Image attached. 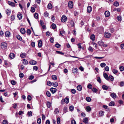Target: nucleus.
<instances>
[{
  "label": "nucleus",
  "mask_w": 124,
  "mask_h": 124,
  "mask_svg": "<svg viewBox=\"0 0 124 124\" xmlns=\"http://www.w3.org/2000/svg\"><path fill=\"white\" fill-rule=\"evenodd\" d=\"M0 46L3 49H5L7 48V44L6 42H2Z\"/></svg>",
  "instance_id": "obj_1"
},
{
  "label": "nucleus",
  "mask_w": 124,
  "mask_h": 124,
  "mask_svg": "<svg viewBox=\"0 0 124 124\" xmlns=\"http://www.w3.org/2000/svg\"><path fill=\"white\" fill-rule=\"evenodd\" d=\"M104 34L105 37L107 38L110 37L111 35V34L108 32H105Z\"/></svg>",
  "instance_id": "obj_2"
},
{
  "label": "nucleus",
  "mask_w": 124,
  "mask_h": 124,
  "mask_svg": "<svg viewBox=\"0 0 124 124\" xmlns=\"http://www.w3.org/2000/svg\"><path fill=\"white\" fill-rule=\"evenodd\" d=\"M68 6L69 8H72L73 7V2L71 1H69L68 3Z\"/></svg>",
  "instance_id": "obj_3"
},
{
  "label": "nucleus",
  "mask_w": 124,
  "mask_h": 124,
  "mask_svg": "<svg viewBox=\"0 0 124 124\" xmlns=\"http://www.w3.org/2000/svg\"><path fill=\"white\" fill-rule=\"evenodd\" d=\"M67 20V17L65 16H63L61 18V20L63 22H66Z\"/></svg>",
  "instance_id": "obj_4"
},
{
  "label": "nucleus",
  "mask_w": 124,
  "mask_h": 124,
  "mask_svg": "<svg viewBox=\"0 0 124 124\" xmlns=\"http://www.w3.org/2000/svg\"><path fill=\"white\" fill-rule=\"evenodd\" d=\"M50 90L52 93H54L56 92L57 89L55 88H50Z\"/></svg>",
  "instance_id": "obj_5"
},
{
  "label": "nucleus",
  "mask_w": 124,
  "mask_h": 124,
  "mask_svg": "<svg viewBox=\"0 0 124 124\" xmlns=\"http://www.w3.org/2000/svg\"><path fill=\"white\" fill-rule=\"evenodd\" d=\"M92 10V7L90 6H88L87 9V11L88 13L91 12Z\"/></svg>",
  "instance_id": "obj_6"
},
{
  "label": "nucleus",
  "mask_w": 124,
  "mask_h": 124,
  "mask_svg": "<svg viewBox=\"0 0 124 124\" xmlns=\"http://www.w3.org/2000/svg\"><path fill=\"white\" fill-rule=\"evenodd\" d=\"M103 76L104 78L107 80H109V79L108 76L107 74L106 73H104L103 74Z\"/></svg>",
  "instance_id": "obj_7"
},
{
  "label": "nucleus",
  "mask_w": 124,
  "mask_h": 124,
  "mask_svg": "<svg viewBox=\"0 0 124 124\" xmlns=\"http://www.w3.org/2000/svg\"><path fill=\"white\" fill-rule=\"evenodd\" d=\"M8 3L11 6L13 7H14L15 6V4L13 2H12L10 1H8Z\"/></svg>",
  "instance_id": "obj_8"
},
{
  "label": "nucleus",
  "mask_w": 124,
  "mask_h": 124,
  "mask_svg": "<svg viewBox=\"0 0 124 124\" xmlns=\"http://www.w3.org/2000/svg\"><path fill=\"white\" fill-rule=\"evenodd\" d=\"M105 16L106 17H108L110 15V12L108 11H106L104 13Z\"/></svg>",
  "instance_id": "obj_9"
},
{
  "label": "nucleus",
  "mask_w": 124,
  "mask_h": 124,
  "mask_svg": "<svg viewBox=\"0 0 124 124\" xmlns=\"http://www.w3.org/2000/svg\"><path fill=\"white\" fill-rule=\"evenodd\" d=\"M10 35V33L9 31H7L5 32V35L6 37L8 38Z\"/></svg>",
  "instance_id": "obj_10"
},
{
  "label": "nucleus",
  "mask_w": 124,
  "mask_h": 124,
  "mask_svg": "<svg viewBox=\"0 0 124 124\" xmlns=\"http://www.w3.org/2000/svg\"><path fill=\"white\" fill-rule=\"evenodd\" d=\"M29 63L31 65H34L36 64L37 62L34 60L31 61Z\"/></svg>",
  "instance_id": "obj_11"
},
{
  "label": "nucleus",
  "mask_w": 124,
  "mask_h": 124,
  "mask_svg": "<svg viewBox=\"0 0 124 124\" xmlns=\"http://www.w3.org/2000/svg\"><path fill=\"white\" fill-rule=\"evenodd\" d=\"M38 46L39 47H42V41L39 40L38 42Z\"/></svg>",
  "instance_id": "obj_12"
},
{
  "label": "nucleus",
  "mask_w": 124,
  "mask_h": 124,
  "mask_svg": "<svg viewBox=\"0 0 124 124\" xmlns=\"http://www.w3.org/2000/svg\"><path fill=\"white\" fill-rule=\"evenodd\" d=\"M111 96L113 99H115L116 98V96L115 93H111L110 94Z\"/></svg>",
  "instance_id": "obj_13"
},
{
  "label": "nucleus",
  "mask_w": 124,
  "mask_h": 124,
  "mask_svg": "<svg viewBox=\"0 0 124 124\" xmlns=\"http://www.w3.org/2000/svg\"><path fill=\"white\" fill-rule=\"evenodd\" d=\"M23 63L24 65H25L28 64V62L27 60L23 59Z\"/></svg>",
  "instance_id": "obj_14"
},
{
  "label": "nucleus",
  "mask_w": 124,
  "mask_h": 124,
  "mask_svg": "<svg viewBox=\"0 0 124 124\" xmlns=\"http://www.w3.org/2000/svg\"><path fill=\"white\" fill-rule=\"evenodd\" d=\"M77 70L78 69L77 68H73L72 70V72L74 73H77L78 72Z\"/></svg>",
  "instance_id": "obj_15"
},
{
  "label": "nucleus",
  "mask_w": 124,
  "mask_h": 124,
  "mask_svg": "<svg viewBox=\"0 0 124 124\" xmlns=\"http://www.w3.org/2000/svg\"><path fill=\"white\" fill-rule=\"evenodd\" d=\"M77 90L79 91H80L82 89V86L81 85H78L77 87Z\"/></svg>",
  "instance_id": "obj_16"
},
{
  "label": "nucleus",
  "mask_w": 124,
  "mask_h": 124,
  "mask_svg": "<svg viewBox=\"0 0 124 124\" xmlns=\"http://www.w3.org/2000/svg\"><path fill=\"white\" fill-rule=\"evenodd\" d=\"M15 54L13 53H10L9 54V57L10 58L13 59L15 57Z\"/></svg>",
  "instance_id": "obj_17"
},
{
  "label": "nucleus",
  "mask_w": 124,
  "mask_h": 124,
  "mask_svg": "<svg viewBox=\"0 0 124 124\" xmlns=\"http://www.w3.org/2000/svg\"><path fill=\"white\" fill-rule=\"evenodd\" d=\"M98 43L99 46H103V44H104V43L103 41L102 40L99 41L98 42Z\"/></svg>",
  "instance_id": "obj_18"
},
{
  "label": "nucleus",
  "mask_w": 124,
  "mask_h": 124,
  "mask_svg": "<svg viewBox=\"0 0 124 124\" xmlns=\"http://www.w3.org/2000/svg\"><path fill=\"white\" fill-rule=\"evenodd\" d=\"M20 32L22 34H24L25 32V31L24 28H21L20 30Z\"/></svg>",
  "instance_id": "obj_19"
},
{
  "label": "nucleus",
  "mask_w": 124,
  "mask_h": 124,
  "mask_svg": "<svg viewBox=\"0 0 124 124\" xmlns=\"http://www.w3.org/2000/svg\"><path fill=\"white\" fill-rule=\"evenodd\" d=\"M51 104L49 101H48L47 102L46 105L47 107L48 108H50L51 106Z\"/></svg>",
  "instance_id": "obj_20"
},
{
  "label": "nucleus",
  "mask_w": 124,
  "mask_h": 124,
  "mask_svg": "<svg viewBox=\"0 0 124 124\" xmlns=\"http://www.w3.org/2000/svg\"><path fill=\"white\" fill-rule=\"evenodd\" d=\"M32 112L31 111H30L28 112L27 115L28 116H32Z\"/></svg>",
  "instance_id": "obj_21"
},
{
  "label": "nucleus",
  "mask_w": 124,
  "mask_h": 124,
  "mask_svg": "<svg viewBox=\"0 0 124 124\" xmlns=\"http://www.w3.org/2000/svg\"><path fill=\"white\" fill-rule=\"evenodd\" d=\"M17 17L19 20H20L22 18V15L21 14H19L17 15Z\"/></svg>",
  "instance_id": "obj_22"
},
{
  "label": "nucleus",
  "mask_w": 124,
  "mask_h": 124,
  "mask_svg": "<svg viewBox=\"0 0 124 124\" xmlns=\"http://www.w3.org/2000/svg\"><path fill=\"white\" fill-rule=\"evenodd\" d=\"M64 102L67 104L69 102V99L67 97L65 98L64 99Z\"/></svg>",
  "instance_id": "obj_23"
},
{
  "label": "nucleus",
  "mask_w": 124,
  "mask_h": 124,
  "mask_svg": "<svg viewBox=\"0 0 124 124\" xmlns=\"http://www.w3.org/2000/svg\"><path fill=\"white\" fill-rule=\"evenodd\" d=\"M15 16L13 15H11L10 17V19L12 21H14L15 19Z\"/></svg>",
  "instance_id": "obj_24"
},
{
  "label": "nucleus",
  "mask_w": 124,
  "mask_h": 124,
  "mask_svg": "<svg viewBox=\"0 0 124 124\" xmlns=\"http://www.w3.org/2000/svg\"><path fill=\"white\" fill-rule=\"evenodd\" d=\"M86 110L87 111L89 112L91 110V108L89 106L86 107Z\"/></svg>",
  "instance_id": "obj_25"
},
{
  "label": "nucleus",
  "mask_w": 124,
  "mask_h": 124,
  "mask_svg": "<svg viewBox=\"0 0 124 124\" xmlns=\"http://www.w3.org/2000/svg\"><path fill=\"white\" fill-rule=\"evenodd\" d=\"M102 88L104 90H107L108 89V87L106 85H103L102 86Z\"/></svg>",
  "instance_id": "obj_26"
},
{
  "label": "nucleus",
  "mask_w": 124,
  "mask_h": 124,
  "mask_svg": "<svg viewBox=\"0 0 124 124\" xmlns=\"http://www.w3.org/2000/svg\"><path fill=\"white\" fill-rule=\"evenodd\" d=\"M90 39L93 41L95 40V36L94 34H92L91 35L90 37Z\"/></svg>",
  "instance_id": "obj_27"
},
{
  "label": "nucleus",
  "mask_w": 124,
  "mask_h": 124,
  "mask_svg": "<svg viewBox=\"0 0 124 124\" xmlns=\"http://www.w3.org/2000/svg\"><path fill=\"white\" fill-rule=\"evenodd\" d=\"M52 85L55 87H57L58 85V83L56 82H55L53 83Z\"/></svg>",
  "instance_id": "obj_28"
},
{
  "label": "nucleus",
  "mask_w": 124,
  "mask_h": 124,
  "mask_svg": "<svg viewBox=\"0 0 124 124\" xmlns=\"http://www.w3.org/2000/svg\"><path fill=\"white\" fill-rule=\"evenodd\" d=\"M26 54L24 53H22L20 55V56L22 58H24L26 56Z\"/></svg>",
  "instance_id": "obj_29"
},
{
  "label": "nucleus",
  "mask_w": 124,
  "mask_h": 124,
  "mask_svg": "<svg viewBox=\"0 0 124 124\" xmlns=\"http://www.w3.org/2000/svg\"><path fill=\"white\" fill-rule=\"evenodd\" d=\"M52 79L54 80H55L57 79V76L55 75H53L52 76Z\"/></svg>",
  "instance_id": "obj_30"
},
{
  "label": "nucleus",
  "mask_w": 124,
  "mask_h": 124,
  "mask_svg": "<svg viewBox=\"0 0 124 124\" xmlns=\"http://www.w3.org/2000/svg\"><path fill=\"white\" fill-rule=\"evenodd\" d=\"M6 12L7 14L8 15H9L10 14L11 10L9 9H8L6 10Z\"/></svg>",
  "instance_id": "obj_31"
},
{
  "label": "nucleus",
  "mask_w": 124,
  "mask_h": 124,
  "mask_svg": "<svg viewBox=\"0 0 124 124\" xmlns=\"http://www.w3.org/2000/svg\"><path fill=\"white\" fill-rule=\"evenodd\" d=\"M117 20L119 21H121L122 20L121 17V16H119L116 18Z\"/></svg>",
  "instance_id": "obj_32"
},
{
  "label": "nucleus",
  "mask_w": 124,
  "mask_h": 124,
  "mask_svg": "<svg viewBox=\"0 0 124 124\" xmlns=\"http://www.w3.org/2000/svg\"><path fill=\"white\" fill-rule=\"evenodd\" d=\"M115 105L114 102L113 101H112L109 103V105L110 106H113Z\"/></svg>",
  "instance_id": "obj_33"
},
{
  "label": "nucleus",
  "mask_w": 124,
  "mask_h": 124,
  "mask_svg": "<svg viewBox=\"0 0 124 124\" xmlns=\"http://www.w3.org/2000/svg\"><path fill=\"white\" fill-rule=\"evenodd\" d=\"M17 39L19 40H21L22 39V37L19 35H17L16 36Z\"/></svg>",
  "instance_id": "obj_34"
},
{
  "label": "nucleus",
  "mask_w": 124,
  "mask_h": 124,
  "mask_svg": "<svg viewBox=\"0 0 124 124\" xmlns=\"http://www.w3.org/2000/svg\"><path fill=\"white\" fill-rule=\"evenodd\" d=\"M47 85L48 86H50L53 85V83H52L50 81H47Z\"/></svg>",
  "instance_id": "obj_35"
},
{
  "label": "nucleus",
  "mask_w": 124,
  "mask_h": 124,
  "mask_svg": "<svg viewBox=\"0 0 124 124\" xmlns=\"http://www.w3.org/2000/svg\"><path fill=\"white\" fill-rule=\"evenodd\" d=\"M106 63L104 62L101 63L100 64V66L102 68L106 66Z\"/></svg>",
  "instance_id": "obj_36"
},
{
  "label": "nucleus",
  "mask_w": 124,
  "mask_h": 124,
  "mask_svg": "<svg viewBox=\"0 0 124 124\" xmlns=\"http://www.w3.org/2000/svg\"><path fill=\"white\" fill-rule=\"evenodd\" d=\"M44 16L45 17H47L49 15V13L46 11L44 13Z\"/></svg>",
  "instance_id": "obj_37"
},
{
  "label": "nucleus",
  "mask_w": 124,
  "mask_h": 124,
  "mask_svg": "<svg viewBox=\"0 0 124 124\" xmlns=\"http://www.w3.org/2000/svg\"><path fill=\"white\" fill-rule=\"evenodd\" d=\"M120 86L121 87H122L124 86V82L122 81L120 83Z\"/></svg>",
  "instance_id": "obj_38"
},
{
  "label": "nucleus",
  "mask_w": 124,
  "mask_h": 124,
  "mask_svg": "<svg viewBox=\"0 0 124 124\" xmlns=\"http://www.w3.org/2000/svg\"><path fill=\"white\" fill-rule=\"evenodd\" d=\"M34 17L36 19H38V15L37 13H35L34 15Z\"/></svg>",
  "instance_id": "obj_39"
},
{
  "label": "nucleus",
  "mask_w": 124,
  "mask_h": 124,
  "mask_svg": "<svg viewBox=\"0 0 124 124\" xmlns=\"http://www.w3.org/2000/svg\"><path fill=\"white\" fill-rule=\"evenodd\" d=\"M46 95L49 97H50L51 96V93L47 91L46 92Z\"/></svg>",
  "instance_id": "obj_40"
},
{
  "label": "nucleus",
  "mask_w": 124,
  "mask_h": 124,
  "mask_svg": "<svg viewBox=\"0 0 124 124\" xmlns=\"http://www.w3.org/2000/svg\"><path fill=\"white\" fill-rule=\"evenodd\" d=\"M114 5L116 7H117L119 5V3L118 2L116 1L114 3Z\"/></svg>",
  "instance_id": "obj_41"
},
{
  "label": "nucleus",
  "mask_w": 124,
  "mask_h": 124,
  "mask_svg": "<svg viewBox=\"0 0 124 124\" xmlns=\"http://www.w3.org/2000/svg\"><path fill=\"white\" fill-rule=\"evenodd\" d=\"M65 31L62 30L61 31H60V34L62 36H63L64 35Z\"/></svg>",
  "instance_id": "obj_42"
},
{
  "label": "nucleus",
  "mask_w": 124,
  "mask_h": 124,
  "mask_svg": "<svg viewBox=\"0 0 124 124\" xmlns=\"http://www.w3.org/2000/svg\"><path fill=\"white\" fill-rule=\"evenodd\" d=\"M59 111L58 109V108H56L55 109L54 113L55 114H57L59 113Z\"/></svg>",
  "instance_id": "obj_43"
},
{
  "label": "nucleus",
  "mask_w": 124,
  "mask_h": 124,
  "mask_svg": "<svg viewBox=\"0 0 124 124\" xmlns=\"http://www.w3.org/2000/svg\"><path fill=\"white\" fill-rule=\"evenodd\" d=\"M91 99L89 97H87L86 98V100L88 102H90L91 101Z\"/></svg>",
  "instance_id": "obj_44"
},
{
  "label": "nucleus",
  "mask_w": 124,
  "mask_h": 124,
  "mask_svg": "<svg viewBox=\"0 0 124 124\" xmlns=\"http://www.w3.org/2000/svg\"><path fill=\"white\" fill-rule=\"evenodd\" d=\"M37 123L38 124H40L41 122V119L40 118H38L37 120Z\"/></svg>",
  "instance_id": "obj_45"
},
{
  "label": "nucleus",
  "mask_w": 124,
  "mask_h": 124,
  "mask_svg": "<svg viewBox=\"0 0 124 124\" xmlns=\"http://www.w3.org/2000/svg\"><path fill=\"white\" fill-rule=\"evenodd\" d=\"M70 110L71 111H72L74 109V107L73 106H71L69 107Z\"/></svg>",
  "instance_id": "obj_46"
},
{
  "label": "nucleus",
  "mask_w": 124,
  "mask_h": 124,
  "mask_svg": "<svg viewBox=\"0 0 124 124\" xmlns=\"http://www.w3.org/2000/svg\"><path fill=\"white\" fill-rule=\"evenodd\" d=\"M70 24L72 27L74 26V23L73 21H70Z\"/></svg>",
  "instance_id": "obj_47"
},
{
  "label": "nucleus",
  "mask_w": 124,
  "mask_h": 124,
  "mask_svg": "<svg viewBox=\"0 0 124 124\" xmlns=\"http://www.w3.org/2000/svg\"><path fill=\"white\" fill-rule=\"evenodd\" d=\"M47 7L49 9H51L52 8V5L51 3L49 4L48 5Z\"/></svg>",
  "instance_id": "obj_48"
},
{
  "label": "nucleus",
  "mask_w": 124,
  "mask_h": 124,
  "mask_svg": "<svg viewBox=\"0 0 124 124\" xmlns=\"http://www.w3.org/2000/svg\"><path fill=\"white\" fill-rule=\"evenodd\" d=\"M109 79H110V80L112 81H113L114 80V77L111 75H110L109 76Z\"/></svg>",
  "instance_id": "obj_49"
},
{
  "label": "nucleus",
  "mask_w": 124,
  "mask_h": 124,
  "mask_svg": "<svg viewBox=\"0 0 124 124\" xmlns=\"http://www.w3.org/2000/svg\"><path fill=\"white\" fill-rule=\"evenodd\" d=\"M31 31L29 29H28L26 31V33H27L29 34V35H30L31 34Z\"/></svg>",
  "instance_id": "obj_50"
},
{
  "label": "nucleus",
  "mask_w": 124,
  "mask_h": 124,
  "mask_svg": "<svg viewBox=\"0 0 124 124\" xmlns=\"http://www.w3.org/2000/svg\"><path fill=\"white\" fill-rule=\"evenodd\" d=\"M88 121V119L87 118L85 117L83 119V122L85 123L87 122Z\"/></svg>",
  "instance_id": "obj_51"
},
{
  "label": "nucleus",
  "mask_w": 124,
  "mask_h": 124,
  "mask_svg": "<svg viewBox=\"0 0 124 124\" xmlns=\"http://www.w3.org/2000/svg\"><path fill=\"white\" fill-rule=\"evenodd\" d=\"M104 112L103 111H101L99 112V115L100 116H103L104 115Z\"/></svg>",
  "instance_id": "obj_52"
},
{
  "label": "nucleus",
  "mask_w": 124,
  "mask_h": 124,
  "mask_svg": "<svg viewBox=\"0 0 124 124\" xmlns=\"http://www.w3.org/2000/svg\"><path fill=\"white\" fill-rule=\"evenodd\" d=\"M31 11L32 12H35V9L33 7H31Z\"/></svg>",
  "instance_id": "obj_53"
},
{
  "label": "nucleus",
  "mask_w": 124,
  "mask_h": 124,
  "mask_svg": "<svg viewBox=\"0 0 124 124\" xmlns=\"http://www.w3.org/2000/svg\"><path fill=\"white\" fill-rule=\"evenodd\" d=\"M97 81L100 83L101 82V80L100 78L99 77H98Z\"/></svg>",
  "instance_id": "obj_54"
},
{
  "label": "nucleus",
  "mask_w": 124,
  "mask_h": 124,
  "mask_svg": "<svg viewBox=\"0 0 124 124\" xmlns=\"http://www.w3.org/2000/svg\"><path fill=\"white\" fill-rule=\"evenodd\" d=\"M87 87L89 89H92V85L91 84H88L87 86Z\"/></svg>",
  "instance_id": "obj_55"
},
{
  "label": "nucleus",
  "mask_w": 124,
  "mask_h": 124,
  "mask_svg": "<svg viewBox=\"0 0 124 124\" xmlns=\"http://www.w3.org/2000/svg\"><path fill=\"white\" fill-rule=\"evenodd\" d=\"M114 74H116L118 72V71L117 70L115 69H113L112 70Z\"/></svg>",
  "instance_id": "obj_56"
},
{
  "label": "nucleus",
  "mask_w": 124,
  "mask_h": 124,
  "mask_svg": "<svg viewBox=\"0 0 124 124\" xmlns=\"http://www.w3.org/2000/svg\"><path fill=\"white\" fill-rule=\"evenodd\" d=\"M52 27L53 29H54L56 28V26L55 24L53 23L52 25Z\"/></svg>",
  "instance_id": "obj_57"
},
{
  "label": "nucleus",
  "mask_w": 124,
  "mask_h": 124,
  "mask_svg": "<svg viewBox=\"0 0 124 124\" xmlns=\"http://www.w3.org/2000/svg\"><path fill=\"white\" fill-rule=\"evenodd\" d=\"M27 100L29 101H30L31 100V97L30 95H28L27 97Z\"/></svg>",
  "instance_id": "obj_58"
},
{
  "label": "nucleus",
  "mask_w": 124,
  "mask_h": 124,
  "mask_svg": "<svg viewBox=\"0 0 124 124\" xmlns=\"http://www.w3.org/2000/svg\"><path fill=\"white\" fill-rule=\"evenodd\" d=\"M3 124H8V122L6 120H4L3 121Z\"/></svg>",
  "instance_id": "obj_59"
},
{
  "label": "nucleus",
  "mask_w": 124,
  "mask_h": 124,
  "mask_svg": "<svg viewBox=\"0 0 124 124\" xmlns=\"http://www.w3.org/2000/svg\"><path fill=\"white\" fill-rule=\"evenodd\" d=\"M19 75L20 77L21 78H23L24 76L23 74L22 73H21L19 74Z\"/></svg>",
  "instance_id": "obj_60"
},
{
  "label": "nucleus",
  "mask_w": 124,
  "mask_h": 124,
  "mask_svg": "<svg viewBox=\"0 0 124 124\" xmlns=\"http://www.w3.org/2000/svg\"><path fill=\"white\" fill-rule=\"evenodd\" d=\"M119 69L121 71H123L124 70V67L123 66H121L119 67Z\"/></svg>",
  "instance_id": "obj_61"
},
{
  "label": "nucleus",
  "mask_w": 124,
  "mask_h": 124,
  "mask_svg": "<svg viewBox=\"0 0 124 124\" xmlns=\"http://www.w3.org/2000/svg\"><path fill=\"white\" fill-rule=\"evenodd\" d=\"M57 124H59L60 123V118L58 117L57 119Z\"/></svg>",
  "instance_id": "obj_62"
},
{
  "label": "nucleus",
  "mask_w": 124,
  "mask_h": 124,
  "mask_svg": "<svg viewBox=\"0 0 124 124\" xmlns=\"http://www.w3.org/2000/svg\"><path fill=\"white\" fill-rule=\"evenodd\" d=\"M105 70L107 71H108L109 70V68L108 66H106L105 68Z\"/></svg>",
  "instance_id": "obj_63"
},
{
  "label": "nucleus",
  "mask_w": 124,
  "mask_h": 124,
  "mask_svg": "<svg viewBox=\"0 0 124 124\" xmlns=\"http://www.w3.org/2000/svg\"><path fill=\"white\" fill-rule=\"evenodd\" d=\"M121 48L122 49H124V44H121Z\"/></svg>",
  "instance_id": "obj_64"
}]
</instances>
